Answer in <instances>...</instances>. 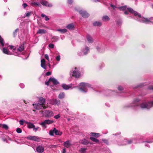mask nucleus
<instances>
[{
    "mask_svg": "<svg viewBox=\"0 0 153 153\" xmlns=\"http://www.w3.org/2000/svg\"><path fill=\"white\" fill-rule=\"evenodd\" d=\"M90 51L89 48L87 46H85L81 50L77 52V54L79 56L87 55Z\"/></svg>",
    "mask_w": 153,
    "mask_h": 153,
    "instance_id": "nucleus-7",
    "label": "nucleus"
},
{
    "mask_svg": "<svg viewBox=\"0 0 153 153\" xmlns=\"http://www.w3.org/2000/svg\"><path fill=\"white\" fill-rule=\"evenodd\" d=\"M49 47L50 48H53L54 47V45L53 44H50L49 45Z\"/></svg>",
    "mask_w": 153,
    "mask_h": 153,
    "instance_id": "nucleus-56",
    "label": "nucleus"
},
{
    "mask_svg": "<svg viewBox=\"0 0 153 153\" xmlns=\"http://www.w3.org/2000/svg\"><path fill=\"white\" fill-rule=\"evenodd\" d=\"M63 145L66 148H69L71 145V144L69 140H68L64 143Z\"/></svg>",
    "mask_w": 153,
    "mask_h": 153,
    "instance_id": "nucleus-25",
    "label": "nucleus"
},
{
    "mask_svg": "<svg viewBox=\"0 0 153 153\" xmlns=\"http://www.w3.org/2000/svg\"><path fill=\"white\" fill-rule=\"evenodd\" d=\"M36 150L38 152L42 153L44 151V149L42 146H39L36 148Z\"/></svg>",
    "mask_w": 153,
    "mask_h": 153,
    "instance_id": "nucleus-18",
    "label": "nucleus"
},
{
    "mask_svg": "<svg viewBox=\"0 0 153 153\" xmlns=\"http://www.w3.org/2000/svg\"><path fill=\"white\" fill-rule=\"evenodd\" d=\"M56 31L60 32L62 33H64L67 31V30L65 28L63 29H57Z\"/></svg>",
    "mask_w": 153,
    "mask_h": 153,
    "instance_id": "nucleus-29",
    "label": "nucleus"
},
{
    "mask_svg": "<svg viewBox=\"0 0 153 153\" xmlns=\"http://www.w3.org/2000/svg\"><path fill=\"white\" fill-rule=\"evenodd\" d=\"M47 120H45L40 123V124L42 127L43 128H47L46 125L47 124Z\"/></svg>",
    "mask_w": 153,
    "mask_h": 153,
    "instance_id": "nucleus-23",
    "label": "nucleus"
},
{
    "mask_svg": "<svg viewBox=\"0 0 153 153\" xmlns=\"http://www.w3.org/2000/svg\"><path fill=\"white\" fill-rule=\"evenodd\" d=\"M81 70L79 67H75L70 71V74L71 76L76 78H79L81 75Z\"/></svg>",
    "mask_w": 153,
    "mask_h": 153,
    "instance_id": "nucleus-4",
    "label": "nucleus"
},
{
    "mask_svg": "<svg viewBox=\"0 0 153 153\" xmlns=\"http://www.w3.org/2000/svg\"><path fill=\"white\" fill-rule=\"evenodd\" d=\"M46 33V31L44 29H39L37 32V33L43 34L45 33Z\"/></svg>",
    "mask_w": 153,
    "mask_h": 153,
    "instance_id": "nucleus-27",
    "label": "nucleus"
},
{
    "mask_svg": "<svg viewBox=\"0 0 153 153\" xmlns=\"http://www.w3.org/2000/svg\"><path fill=\"white\" fill-rule=\"evenodd\" d=\"M79 13L84 18H87L89 16V14L85 10H80L79 11Z\"/></svg>",
    "mask_w": 153,
    "mask_h": 153,
    "instance_id": "nucleus-11",
    "label": "nucleus"
},
{
    "mask_svg": "<svg viewBox=\"0 0 153 153\" xmlns=\"http://www.w3.org/2000/svg\"><path fill=\"white\" fill-rule=\"evenodd\" d=\"M41 66L44 69H46V66L45 64V63H41Z\"/></svg>",
    "mask_w": 153,
    "mask_h": 153,
    "instance_id": "nucleus-45",
    "label": "nucleus"
},
{
    "mask_svg": "<svg viewBox=\"0 0 153 153\" xmlns=\"http://www.w3.org/2000/svg\"><path fill=\"white\" fill-rule=\"evenodd\" d=\"M2 140L4 142H7V138L6 136V137L5 138H2Z\"/></svg>",
    "mask_w": 153,
    "mask_h": 153,
    "instance_id": "nucleus-55",
    "label": "nucleus"
},
{
    "mask_svg": "<svg viewBox=\"0 0 153 153\" xmlns=\"http://www.w3.org/2000/svg\"><path fill=\"white\" fill-rule=\"evenodd\" d=\"M18 30L19 29H16L15 30L13 33L14 35L15 36L16 34V33L18 31Z\"/></svg>",
    "mask_w": 153,
    "mask_h": 153,
    "instance_id": "nucleus-57",
    "label": "nucleus"
},
{
    "mask_svg": "<svg viewBox=\"0 0 153 153\" xmlns=\"http://www.w3.org/2000/svg\"><path fill=\"white\" fill-rule=\"evenodd\" d=\"M27 6V4L26 3H24L22 4V6L24 8Z\"/></svg>",
    "mask_w": 153,
    "mask_h": 153,
    "instance_id": "nucleus-61",
    "label": "nucleus"
},
{
    "mask_svg": "<svg viewBox=\"0 0 153 153\" xmlns=\"http://www.w3.org/2000/svg\"><path fill=\"white\" fill-rule=\"evenodd\" d=\"M25 120H20L19 121V123L21 125H23L24 124V122Z\"/></svg>",
    "mask_w": 153,
    "mask_h": 153,
    "instance_id": "nucleus-50",
    "label": "nucleus"
},
{
    "mask_svg": "<svg viewBox=\"0 0 153 153\" xmlns=\"http://www.w3.org/2000/svg\"><path fill=\"white\" fill-rule=\"evenodd\" d=\"M80 143L84 145H87L88 143L91 144L92 143H90L88 140L85 139H84L82 140H81Z\"/></svg>",
    "mask_w": 153,
    "mask_h": 153,
    "instance_id": "nucleus-21",
    "label": "nucleus"
},
{
    "mask_svg": "<svg viewBox=\"0 0 153 153\" xmlns=\"http://www.w3.org/2000/svg\"><path fill=\"white\" fill-rule=\"evenodd\" d=\"M64 93L63 92L61 93L58 96V97L59 99H62L64 97Z\"/></svg>",
    "mask_w": 153,
    "mask_h": 153,
    "instance_id": "nucleus-36",
    "label": "nucleus"
},
{
    "mask_svg": "<svg viewBox=\"0 0 153 153\" xmlns=\"http://www.w3.org/2000/svg\"><path fill=\"white\" fill-rule=\"evenodd\" d=\"M16 131L17 133H19L22 132V131L20 128H18L17 129Z\"/></svg>",
    "mask_w": 153,
    "mask_h": 153,
    "instance_id": "nucleus-51",
    "label": "nucleus"
},
{
    "mask_svg": "<svg viewBox=\"0 0 153 153\" xmlns=\"http://www.w3.org/2000/svg\"><path fill=\"white\" fill-rule=\"evenodd\" d=\"M50 104L54 105H59L60 104V101L55 99H52L50 100Z\"/></svg>",
    "mask_w": 153,
    "mask_h": 153,
    "instance_id": "nucleus-13",
    "label": "nucleus"
},
{
    "mask_svg": "<svg viewBox=\"0 0 153 153\" xmlns=\"http://www.w3.org/2000/svg\"><path fill=\"white\" fill-rule=\"evenodd\" d=\"M140 100L138 98L135 99L134 100L132 105L130 106L139 107L143 109H149L153 106V101H149L148 102L144 101L139 105L138 102Z\"/></svg>",
    "mask_w": 153,
    "mask_h": 153,
    "instance_id": "nucleus-1",
    "label": "nucleus"
},
{
    "mask_svg": "<svg viewBox=\"0 0 153 153\" xmlns=\"http://www.w3.org/2000/svg\"><path fill=\"white\" fill-rule=\"evenodd\" d=\"M32 13V12H29L27 13H26L25 14V17H28L31 15Z\"/></svg>",
    "mask_w": 153,
    "mask_h": 153,
    "instance_id": "nucleus-39",
    "label": "nucleus"
},
{
    "mask_svg": "<svg viewBox=\"0 0 153 153\" xmlns=\"http://www.w3.org/2000/svg\"><path fill=\"white\" fill-rule=\"evenodd\" d=\"M148 88L150 90H153V86H150Z\"/></svg>",
    "mask_w": 153,
    "mask_h": 153,
    "instance_id": "nucleus-64",
    "label": "nucleus"
},
{
    "mask_svg": "<svg viewBox=\"0 0 153 153\" xmlns=\"http://www.w3.org/2000/svg\"><path fill=\"white\" fill-rule=\"evenodd\" d=\"M54 128L53 130H51L49 131V134L50 135L53 136L54 135Z\"/></svg>",
    "mask_w": 153,
    "mask_h": 153,
    "instance_id": "nucleus-42",
    "label": "nucleus"
},
{
    "mask_svg": "<svg viewBox=\"0 0 153 153\" xmlns=\"http://www.w3.org/2000/svg\"><path fill=\"white\" fill-rule=\"evenodd\" d=\"M90 139L92 141H93V142H96L97 143H99V141L98 139H97L96 138H95L93 137H90Z\"/></svg>",
    "mask_w": 153,
    "mask_h": 153,
    "instance_id": "nucleus-33",
    "label": "nucleus"
},
{
    "mask_svg": "<svg viewBox=\"0 0 153 153\" xmlns=\"http://www.w3.org/2000/svg\"><path fill=\"white\" fill-rule=\"evenodd\" d=\"M19 85L20 87L22 88H23L25 87V85L23 83H20Z\"/></svg>",
    "mask_w": 153,
    "mask_h": 153,
    "instance_id": "nucleus-53",
    "label": "nucleus"
},
{
    "mask_svg": "<svg viewBox=\"0 0 153 153\" xmlns=\"http://www.w3.org/2000/svg\"><path fill=\"white\" fill-rule=\"evenodd\" d=\"M86 150V149L84 148H81L79 150V152L81 153H83L85 152Z\"/></svg>",
    "mask_w": 153,
    "mask_h": 153,
    "instance_id": "nucleus-40",
    "label": "nucleus"
},
{
    "mask_svg": "<svg viewBox=\"0 0 153 153\" xmlns=\"http://www.w3.org/2000/svg\"><path fill=\"white\" fill-rule=\"evenodd\" d=\"M51 82V81H50L49 80H49L48 81H46L45 82V84L47 85H49V82Z\"/></svg>",
    "mask_w": 153,
    "mask_h": 153,
    "instance_id": "nucleus-62",
    "label": "nucleus"
},
{
    "mask_svg": "<svg viewBox=\"0 0 153 153\" xmlns=\"http://www.w3.org/2000/svg\"><path fill=\"white\" fill-rule=\"evenodd\" d=\"M110 6L113 8L114 10H115L116 8H118V7H116L115 5H113L111 4H110Z\"/></svg>",
    "mask_w": 153,
    "mask_h": 153,
    "instance_id": "nucleus-52",
    "label": "nucleus"
},
{
    "mask_svg": "<svg viewBox=\"0 0 153 153\" xmlns=\"http://www.w3.org/2000/svg\"><path fill=\"white\" fill-rule=\"evenodd\" d=\"M56 60L58 61H59L60 60V55H58L56 57Z\"/></svg>",
    "mask_w": 153,
    "mask_h": 153,
    "instance_id": "nucleus-48",
    "label": "nucleus"
},
{
    "mask_svg": "<svg viewBox=\"0 0 153 153\" xmlns=\"http://www.w3.org/2000/svg\"><path fill=\"white\" fill-rule=\"evenodd\" d=\"M106 48V46L100 42H98L96 46V49L97 51L100 53L104 52Z\"/></svg>",
    "mask_w": 153,
    "mask_h": 153,
    "instance_id": "nucleus-6",
    "label": "nucleus"
},
{
    "mask_svg": "<svg viewBox=\"0 0 153 153\" xmlns=\"http://www.w3.org/2000/svg\"><path fill=\"white\" fill-rule=\"evenodd\" d=\"M2 51L5 54L7 55H11V53H10L8 50L7 48H3L2 49Z\"/></svg>",
    "mask_w": 153,
    "mask_h": 153,
    "instance_id": "nucleus-17",
    "label": "nucleus"
},
{
    "mask_svg": "<svg viewBox=\"0 0 153 153\" xmlns=\"http://www.w3.org/2000/svg\"><path fill=\"white\" fill-rule=\"evenodd\" d=\"M39 103L44 105L45 104V99L42 97H40L39 98Z\"/></svg>",
    "mask_w": 153,
    "mask_h": 153,
    "instance_id": "nucleus-22",
    "label": "nucleus"
},
{
    "mask_svg": "<svg viewBox=\"0 0 153 153\" xmlns=\"http://www.w3.org/2000/svg\"><path fill=\"white\" fill-rule=\"evenodd\" d=\"M49 80L52 82L54 85H56L59 84V82L57 79L53 78L51 77L49 79Z\"/></svg>",
    "mask_w": 153,
    "mask_h": 153,
    "instance_id": "nucleus-19",
    "label": "nucleus"
},
{
    "mask_svg": "<svg viewBox=\"0 0 153 153\" xmlns=\"http://www.w3.org/2000/svg\"><path fill=\"white\" fill-rule=\"evenodd\" d=\"M73 2V0H68V4H71Z\"/></svg>",
    "mask_w": 153,
    "mask_h": 153,
    "instance_id": "nucleus-60",
    "label": "nucleus"
},
{
    "mask_svg": "<svg viewBox=\"0 0 153 153\" xmlns=\"http://www.w3.org/2000/svg\"><path fill=\"white\" fill-rule=\"evenodd\" d=\"M24 48L23 45H21L17 49V50L18 51L21 52L24 50Z\"/></svg>",
    "mask_w": 153,
    "mask_h": 153,
    "instance_id": "nucleus-34",
    "label": "nucleus"
},
{
    "mask_svg": "<svg viewBox=\"0 0 153 153\" xmlns=\"http://www.w3.org/2000/svg\"><path fill=\"white\" fill-rule=\"evenodd\" d=\"M62 153H66V150L65 148H64L62 152Z\"/></svg>",
    "mask_w": 153,
    "mask_h": 153,
    "instance_id": "nucleus-63",
    "label": "nucleus"
},
{
    "mask_svg": "<svg viewBox=\"0 0 153 153\" xmlns=\"http://www.w3.org/2000/svg\"><path fill=\"white\" fill-rule=\"evenodd\" d=\"M27 127L28 128H33L35 126L33 124L30 123H29V125H28Z\"/></svg>",
    "mask_w": 153,
    "mask_h": 153,
    "instance_id": "nucleus-38",
    "label": "nucleus"
},
{
    "mask_svg": "<svg viewBox=\"0 0 153 153\" xmlns=\"http://www.w3.org/2000/svg\"><path fill=\"white\" fill-rule=\"evenodd\" d=\"M40 3L43 6L48 7H51L52 5L51 3H49L48 1L45 0H41L40 1Z\"/></svg>",
    "mask_w": 153,
    "mask_h": 153,
    "instance_id": "nucleus-10",
    "label": "nucleus"
},
{
    "mask_svg": "<svg viewBox=\"0 0 153 153\" xmlns=\"http://www.w3.org/2000/svg\"><path fill=\"white\" fill-rule=\"evenodd\" d=\"M93 25L94 26L100 27L102 25V23L100 21H95L93 22Z\"/></svg>",
    "mask_w": 153,
    "mask_h": 153,
    "instance_id": "nucleus-24",
    "label": "nucleus"
},
{
    "mask_svg": "<svg viewBox=\"0 0 153 153\" xmlns=\"http://www.w3.org/2000/svg\"><path fill=\"white\" fill-rule=\"evenodd\" d=\"M127 9L130 12L133 14L134 16L136 17L137 19L140 22L146 23H153V22L152 21V17H151L149 19L146 18L142 17L140 14L137 12L134 11L132 9L129 8Z\"/></svg>",
    "mask_w": 153,
    "mask_h": 153,
    "instance_id": "nucleus-2",
    "label": "nucleus"
},
{
    "mask_svg": "<svg viewBox=\"0 0 153 153\" xmlns=\"http://www.w3.org/2000/svg\"><path fill=\"white\" fill-rule=\"evenodd\" d=\"M4 44L3 39L0 35V48L3 47Z\"/></svg>",
    "mask_w": 153,
    "mask_h": 153,
    "instance_id": "nucleus-26",
    "label": "nucleus"
},
{
    "mask_svg": "<svg viewBox=\"0 0 153 153\" xmlns=\"http://www.w3.org/2000/svg\"><path fill=\"white\" fill-rule=\"evenodd\" d=\"M30 4L32 6L40 7L41 6L39 2H35L33 1H32L30 2Z\"/></svg>",
    "mask_w": 153,
    "mask_h": 153,
    "instance_id": "nucleus-15",
    "label": "nucleus"
},
{
    "mask_svg": "<svg viewBox=\"0 0 153 153\" xmlns=\"http://www.w3.org/2000/svg\"><path fill=\"white\" fill-rule=\"evenodd\" d=\"M40 112L41 114L47 117H50L54 115L53 111L51 110H45L43 111H40Z\"/></svg>",
    "mask_w": 153,
    "mask_h": 153,
    "instance_id": "nucleus-8",
    "label": "nucleus"
},
{
    "mask_svg": "<svg viewBox=\"0 0 153 153\" xmlns=\"http://www.w3.org/2000/svg\"><path fill=\"white\" fill-rule=\"evenodd\" d=\"M1 126L3 128L5 129H7L8 128V126L6 124H3L1 125Z\"/></svg>",
    "mask_w": 153,
    "mask_h": 153,
    "instance_id": "nucleus-44",
    "label": "nucleus"
},
{
    "mask_svg": "<svg viewBox=\"0 0 153 153\" xmlns=\"http://www.w3.org/2000/svg\"><path fill=\"white\" fill-rule=\"evenodd\" d=\"M79 85L80 87L79 88V90L83 93L87 92L88 91L87 88L91 87V85L87 83L81 82Z\"/></svg>",
    "mask_w": 153,
    "mask_h": 153,
    "instance_id": "nucleus-5",
    "label": "nucleus"
},
{
    "mask_svg": "<svg viewBox=\"0 0 153 153\" xmlns=\"http://www.w3.org/2000/svg\"><path fill=\"white\" fill-rule=\"evenodd\" d=\"M10 48L11 49H13L14 51H15L16 50V48L12 45L10 46Z\"/></svg>",
    "mask_w": 153,
    "mask_h": 153,
    "instance_id": "nucleus-58",
    "label": "nucleus"
},
{
    "mask_svg": "<svg viewBox=\"0 0 153 153\" xmlns=\"http://www.w3.org/2000/svg\"><path fill=\"white\" fill-rule=\"evenodd\" d=\"M41 15L42 17H45V20L48 21L49 20V18L48 17V16H46L43 13H42Z\"/></svg>",
    "mask_w": 153,
    "mask_h": 153,
    "instance_id": "nucleus-35",
    "label": "nucleus"
},
{
    "mask_svg": "<svg viewBox=\"0 0 153 153\" xmlns=\"http://www.w3.org/2000/svg\"><path fill=\"white\" fill-rule=\"evenodd\" d=\"M33 105L34 108L37 110H39L42 108L45 109L46 108V107L45 106L39 103H37L35 104H33Z\"/></svg>",
    "mask_w": 153,
    "mask_h": 153,
    "instance_id": "nucleus-9",
    "label": "nucleus"
},
{
    "mask_svg": "<svg viewBox=\"0 0 153 153\" xmlns=\"http://www.w3.org/2000/svg\"><path fill=\"white\" fill-rule=\"evenodd\" d=\"M117 23L118 25H120L122 23V21L120 20H118L117 21Z\"/></svg>",
    "mask_w": 153,
    "mask_h": 153,
    "instance_id": "nucleus-47",
    "label": "nucleus"
},
{
    "mask_svg": "<svg viewBox=\"0 0 153 153\" xmlns=\"http://www.w3.org/2000/svg\"><path fill=\"white\" fill-rule=\"evenodd\" d=\"M66 27L70 30H72L74 27V25L73 23L68 24L66 26Z\"/></svg>",
    "mask_w": 153,
    "mask_h": 153,
    "instance_id": "nucleus-16",
    "label": "nucleus"
},
{
    "mask_svg": "<svg viewBox=\"0 0 153 153\" xmlns=\"http://www.w3.org/2000/svg\"><path fill=\"white\" fill-rule=\"evenodd\" d=\"M51 74V72L50 71H48L46 73V76H49Z\"/></svg>",
    "mask_w": 153,
    "mask_h": 153,
    "instance_id": "nucleus-59",
    "label": "nucleus"
},
{
    "mask_svg": "<svg viewBox=\"0 0 153 153\" xmlns=\"http://www.w3.org/2000/svg\"><path fill=\"white\" fill-rule=\"evenodd\" d=\"M47 121V125H49L53 123L54 121L53 120H51L49 119L46 120Z\"/></svg>",
    "mask_w": 153,
    "mask_h": 153,
    "instance_id": "nucleus-41",
    "label": "nucleus"
},
{
    "mask_svg": "<svg viewBox=\"0 0 153 153\" xmlns=\"http://www.w3.org/2000/svg\"><path fill=\"white\" fill-rule=\"evenodd\" d=\"M102 19L103 21L107 22L109 20L110 18L108 16H104L102 17Z\"/></svg>",
    "mask_w": 153,
    "mask_h": 153,
    "instance_id": "nucleus-30",
    "label": "nucleus"
},
{
    "mask_svg": "<svg viewBox=\"0 0 153 153\" xmlns=\"http://www.w3.org/2000/svg\"><path fill=\"white\" fill-rule=\"evenodd\" d=\"M27 138L29 140H32L36 141H38L39 139V137H38L30 135L27 136Z\"/></svg>",
    "mask_w": 153,
    "mask_h": 153,
    "instance_id": "nucleus-12",
    "label": "nucleus"
},
{
    "mask_svg": "<svg viewBox=\"0 0 153 153\" xmlns=\"http://www.w3.org/2000/svg\"><path fill=\"white\" fill-rule=\"evenodd\" d=\"M45 58L48 61H49V57L48 55V54H45Z\"/></svg>",
    "mask_w": 153,
    "mask_h": 153,
    "instance_id": "nucleus-54",
    "label": "nucleus"
},
{
    "mask_svg": "<svg viewBox=\"0 0 153 153\" xmlns=\"http://www.w3.org/2000/svg\"><path fill=\"white\" fill-rule=\"evenodd\" d=\"M118 8L121 10H124L126 9V6H124L120 7H118Z\"/></svg>",
    "mask_w": 153,
    "mask_h": 153,
    "instance_id": "nucleus-37",
    "label": "nucleus"
},
{
    "mask_svg": "<svg viewBox=\"0 0 153 153\" xmlns=\"http://www.w3.org/2000/svg\"><path fill=\"white\" fill-rule=\"evenodd\" d=\"M54 133L56 135H61L62 134V132L59 131L57 130L55 128H54Z\"/></svg>",
    "mask_w": 153,
    "mask_h": 153,
    "instance_id": "nucleus-28",
    "label": "nucleus"
},
{
    "mask_svg": "<svg viewBox=\"0 0 153 153\" xmlns=\"http://www.w3.org/2000/svg\"><path fill=\"white\" fill-rule=\"evenodd\" d=\"M152 141H143L142 142H145V146H147V147H149V145H147V143H151V142H152Z\"/></svg>",
    "mask_w": 153,
    "mask_h": 153,
    "instance_id": "nucleus-43",
    "label": "nucleus"
},
{
    "mask_svg": "<svg viewBox=\"0 0 153 153\" xmlns=\"http://www.w3.org/2000/svg\"><path fill=\"white\" fill-rule=\"evenodd\" d=\"M60 117V116L59 114H58L57 115H55L54 117V118H55L56 119H58Z\"/></svg>",
    "mask_w": 153,
    "mask_h": 153,
    "instance_id": "nucleus-49",
    "label": "nucleus"
},
{
    "mask_svg": "<svg viewBox=\"0 0 153 153\" xmlns=\"http://www.w3.org/2000/svg\"><path fill=\"white\" fill-rule=\"evenodd\" d=\"M86 38L88 41L89 43H92L94 42L93 38L89 35H87L86 36Z\"/></svg>",
    "mask_w": 153,
    "mask_h": 153,
    "instance_id": "nucleus-20",
    "label": "nucleus"
},
{
    "mask_svg": "<svg viewBox=\"0 0 153 153\" xmlns=\"http://www.w3.org/2000/svg\"><path fill=\"white\" fill-rule=\"evenodd\" d=\"M143 138V137L142 136H140L137 138H131L127 140L126 139H125L122 142L120 143L119 142L118 144L119 145H126L127 144H131V143H141L139 141L140 139H142Z\"/></svg>",
    "mask_w": 153,
    "mask_h": 153,
    "instance_id": "nucleus-3",
    "label": "nucleus"
},
{
    "mask_svg": "<svg viewBox=\"0 0 153 153\" xmlns=\"http://www.w3.org/2000/svg\"><path fill=\"white\" fill-rule=\"evenodd\" d=\"M123 88L122 86L119 85L118 86V89L119 91H122L123 90Z\"/></svg>",
    "mask_w": 153,
    "mask_h": 153,
    "instance_id": "nucleus-46",
    "label": "nucleus"
},
{
    "mask_svg": "<svg viewBox=\"0 0 153 153\" xmlns=\"http://www.w3.org/2000/svg\"><path fill=\"white\" fill-rule=\"evenodd\" d=\"M62 87L63 89L67 90L72 87V84H70L69 85H66L65 84H63L62 85Z\"/></svg>",
    "mask_w": 153,
    "mask_h": 153,
    "instance_id": "nucleus-14",
    "label": "nucleus"
},
{
    "mask_svg": "<svg viewBox=\"0 0 153 153\" xmlns=\"http://www.w3.org/2000/svg\"><path fill=\"white\" fill-rule=\"evenodd\" d=\"M91 134L93 136L97 137L100 136V134L99 133L94 132H91Z\"/></svg>",
    "mask_w": 153,
    "mask_h": 153,
    "instance_id": "nucleus-31",
    "label": "nucleus"
},
{
    "mask_svg": "<svg viewBox=\"0 0 153 153\" xmlns=\"http://www.w3.org/2000/svg\"><path fill=\"white\" fill-rule=\"evenodd\" d=\"M59 37L58 36H54L52 38V40L53 42H56L59 40Z\"/></svg>",
    "mask_w": 153,
    "mask_h": 153,
    "instance_id": "nucleus-32",
    "label": "nucleus"
}]
</instances>
